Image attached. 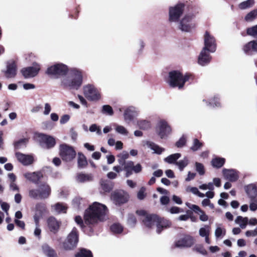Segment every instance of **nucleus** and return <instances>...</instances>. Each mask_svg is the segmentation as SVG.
<instances>
[{
  "label": "nucleus",
  "mask_w": 257,
  "mask_h": 257,
  "mask_svg": "<svg viewBox=\"0 0 257 257\" xmlns=\"http://www.w3.org/2000/svg\"><path fill=\"white\" fill-rule=\"evenodd\" d=\"M106 206L95 202L87 209L84 214V221L87 224H93L98 221H103L106 218Z\"/></svg>",
  "instance_id": "obj_1"
},
{
  "label": "nucleus",
  "mask_w": 257,
  "mask_h": 257,
  "mask_svg": "<svg viewBox=\"0 0 257 257\" xmlns=\"http://www.w3.org/2000/svg\"><path fill=\"white\" fill-rule=\"evenodd\" d=\"M137 213L142 216L141 219L147 227H152L156 225L158 233H160L163 229L171 225V222L169 220L159 218L155 214H148L144 210H138Z\"/></svg>",
  "instance_id": "obj_2"
},
{
  "label": "nucleus",
  "mask_w": 257,
  "mask_h": 257,
  "mask_svg": "<svg viewBox=\"0 0 257 257\" xmlns=\"http://www.w3.org/2000/svg\"><path fill=\"white\" fill-rule=\"evenodd\" d=\"M68 75L62 80V85L69 89H78L82 83L81 71L74 68L68 70Z\"/></svg>",
  "instance_id": "obj_3"
},
{
  "label": "nucleus",
  "mask_w": 257,
  "mask_h": 257,
  "mask_svg": "<svg viewBox=\"0 0 257 257\" xmlns=\"http://www.w3.org/2000/svg\"><path fill=\"white\" fill-rule=\"evenodd\" d=\"M191 77V74H186L183 75L178 71H172L169 73L167 82L171 87H178L181 89L184 86L185 83Z\"/></svg>",
  "instance_id": "obj_4"
},
{
  "label": "nucleus",
  "mask_w": 257,
  "mask_h": 257,
  "mask_svg": "<svg viewBox=\"0 0 257 257\" xmlns=\"http://www.w3.org/2000/svg\"><path fill=\"white\" fill-rule=\"evenodd\" d=\"M51 189L49 185L42 183L39 186L38 189H31L29 191V195L34 199H45L51 194Z\"/></svg>",
  "instance_id": "obj_5"
},
{
  "label": "nucleus",
  "mask_w": 257,
  "mask_h": 257,
  "mask_svg": "<svg viewBox=\"0 0 257 257\" xmlns=\"http://www.w3.org/2000/svg\"><path fill=\"white\" fill-rule=\"evenodd\" d=\"M184 10V5L178 4L169 9L168 21L170 23H178Z\"/></svg>",
  "instance_id": "obj_6"
},
{
  "label": "nucleus",
  "mask_w": 257,
  "mask_h": 257,
  "mask_svg": "<svg viewBox=\"0 0 257 257\" xmlns=\"http://www.w3.org/2000/svg\"><path fill=\"white\" fill-rule=\"evenodd\" d=\"M60 156L62 159L66 162L71 161L75 158L76 152L73 148L66 144L60 146Z\"/></svg>",
  "instance_id": "obj_7"
},
{
  "label": "nucleus",
  "mask_w": 257,
  "mask_h": 257,
  "mask_svg": "<svg viewBox=\"0 0 257 257\" xmlns=\"http://www.w3.org/2000/svg\"><path fill=\"white\" fill-rule=\"evenodd\" d=\"M78 241V235L76 228H73L63 242V248L66 250H71L75 247Z\"/></svg>",
  "instance_id": "obj_8"
},
{
  "label": "nucleus",
  "mask_w": 257,
  "mask_h": 257,
  "mask_svg": "<svg viewBox=\"0 0 257 257\" xmlns=\"http://www.w3.org/2000/svg\"><path fill=\"white\" fill-rule=\"evenodd\" d=\"M68 71L67 66L62 63H58L49 67L46 71L48 75L58 77L62 76Z\"/></svg>",
  "instance_id": "obj_9"
},
{
  "label": "nucleus",
  "mask_w": 257,
  "mask_h": 257,
  "mask_svg": "<svg viewBox=\"0 0 257 257\" xmlns=\"http://www.w3.org/2000/svg\"><path fill=\"white\" fill-rule=\"evenodd\" d=\"M37 141L43 148L50 149L53 148L56 144L54 138L44 134H38L36 136Z\"/></svg>",
  "instance_id": "obj_10"
},
{
  "label": "nucleus",
  "mask_w": 257,
  "mask_h": 257,
  "mask_svg": "<svg viewBox=\"0 0 257 257\" xmlns=\"http://www.w3.org/2000/svg\"><path fill=\"white\" fill-rule=\"evenodd\" d=\"M85 96L90 100L95 101L101 97L99 91L93 85L88 84L83 87Z\"/></svg>",
  "instance_id": "obj_11"
},
{
  "label": "nucleus",
  "mask_w": 257,
  "mask_h": 257,
  "mask_svg": "<svg viewBox=\"0 0 257 257\" xmlns=\"http://www.w3.org/2000/svg\"><path fill=\"white\" fill-rule=\"evenodd\" d=\"M194 16L192 14L186 15L180 21L178 25L179 29L182 31L189 32L195 27L193 23Z\"/></svg>",
  "instance_id": "obj_12"
},
{
  "label": "nucleus",
  "mask_w": 257,
  "mask_h": 257,
  "mask_svg": "<svg viewBox=\"0 0 257 257\" xmlns=\"http://www.w3.org/2000/svg\"><path fill=\"white\" fill-rule=\"evenodd\" d=\"M129 199V195L123 190H117L111 194V199L116 205L126 203Z\"/></svg>",
  "instance_id": "obj_13"
},
{
  "label": "nucleus",
  "mask_w": 257,
  "mask_h": 257,
  "mask_svg": "<svg viewBox=\"0 0 257 257\" xmlns=\"http://www.w3.org/2000/svg\"><path fill=\"white\" fill-rule=\"evenodd\" d=\"M157 131L161 139H165L171 134L172 130L167 121L161 119L158 123Z\"/></svg>",
  "instance_id": "obj_14"
},
{
  "label": "nucleus",
  "mask_w": 257,
  "mask_h": 257,
  "mask_svg": "<svg viewBox=\"0 0 257 257\" xmlns=\"http://www.w3.org/2000/svg\"><path fill=\"white\" fill-rule=\"evenodd\" d=\"M40 70V66L35 63L33 66L25 67L21 70V72L25 78H30L36 76Z\"/></svg>",
  "instance_id": "obj_15"
},
{
  "label": "nucleus",
  "mask_w": 257,
  "mask_h": 257,
  "mask_svg": "<svg viewBox=\"0 0 257 257\" xmlns=\"http://www.w3.org/2000/svg\"><path fill=\"white\" fill-rule=\"evenodd\" d=\"M204 47L203 49L213 53L215 51L216 44L214 38L208 32H206L204 36Z\"/></svg>",
  "instance_id": "obj_16"
},
{
  "label": "nucleus",
  "mask_w": 257,
  "mask_h": 257,
  "mask_svg": "<svg viewBox=\"0 0 257 257\" xmlns=\"http://www.w3.org/2000/svg\"><path fill=\"white\" fill-rule=\"evenodd\" d=\"M138 115L139 111L137 109L133 106H130L124 110L123 113L124 120L126 123L128 124Z\"/></svg>",
  "instance_id": "obj_17"
},
{
  "label": "nucleus",
  "mask_w": 257,
  "mask_h": 257,
  "mask_svg": "<svg viewBox=\"0 0 257 257\" xmlns=\"http://www.w3.org/2000/svg\"><path fill=\"white\" fill-rule=\"evenodd\" d=\"M17 67L15 61L11 60L7 63V68L5 71V75L7 78H14L17 74Z\"/></svg>",
  "instance_id": "obj_18"
},
{
  "label": "nucleus",
  "mask_w": 257,
  "mask_h": 257,
  "mask_svg": "<svg viewBox=\"0 0 257 257\" xmlns=\"http://www.w3.org/2000/svg\"><path fill=\"white\" fill-rule=\"evenodd\" d=\"M194 243L193 237L190 235H185L175 242V246L178 247H189Z\"/></svg>",
  "instance_id": "obj_19"
},
{
  "label": "nucleus",
  "mask_w": 257,
  "mask_h": 257,
  "mask_svg": "<svg viewBox=\"0 0 257 257\" xmlns=\"http://www.w3.org/2000/svg\"><path fill=\"white\" fill-rule=\"evenodd\" d=\"M222 174L224 179L230 182H235L239 178V172L234 169H223Z\"/></svg>",
  "instance_id": "obj_20"
},
{
  "label": "nucleus",
  "mask_w": 257,
  "mask_h": 257,
  "mask_svg": "<svg viewBox=\"0 0 257 257\" xmlns=\"http://www.w3.org/2000/svg\"><path fill=\"white\" fill-rule=\"evenodd\" d=\"M211 59L208 51L202 49L198 56V62L201 66H205L210 62Z\"/></svg>",
  "instance_id": "obj_21"
},
{
  "label": "nucleus",
  "mask_w": 257,
  "mask_h": 257,
  "mask_svg": "<svg viewBox=\"0 0 257 257\" xmlns=\"http://www.w3.org/2000/svg\"><path fill=\"white\" fill-rule=\"evenodd\" d=\"M61 223L60 221L57 220L53 217H50L47 220L49 229L51 232L54 233L58 231Z\"/></svg>",
  "instance_id": "obj_22"
},
{
  "label": "nucleus",
  "mask_w": 257,
  "mask_h": 257,
  "mask_svg": "<svg viewBox=\"0 0 257 257\" xmlns=\"http://www.w3.org/2000/svg\"><path fill=\"white\" fill-rule=\"evenodd\" d=\"M16 156L18 161L24 165H29L31 164L34 159L32 156L25 155L21 153H16Z\"/></svg>",
  "instance_id": "obj_23"
},
{
  "label": "nucleus",
  "mask_w": 257,
  "mask_h": 257,
  "mask_svg": "<svg viewBox=\"0 0 257 257\" xmlns=\"http://www.w3.org/2000/svg\"><path fill=\"white\" fill-rule=\"evenodd\" d=\"M244 190L249 199L257 198V186L255 184L245 186Z\"/></svg>",
  "instance_id": "obj_24"
},
{
  "label": "nucleus",
  "mask_w": 257,
  "mask_h": 257,
  "mask_svg": "<svg viewBox=\"0 0 257 257\" xmlns=\"http://www.w3.org/2000/svg\"><path fill=\"white\" fill-rule=\"evenodd\" d=\"M24 177L29 181L35 184H38L41 178L43 177L41 172L26 173L24 174Z\"/></svg>",
  "instance_id": "obj_25"
},
{
  "label": "nucleus",
  "mask_w": 257,
  "mask_h": 257,
  "mask_svg": "<svg viewBox=\"0 0 257 257\" xmlns=\"http://www.w3.org/2000/svg\"><path fill=\"white\" fill-rule=\"evenodd\" d=\"M46 205L44 203H38L36 205V213L34 216V219L35 217L38 218V221L43 216V215L46 212Z\"/></svg>",
  "instance_id": "obj_26"
},
{
  "label": "nucleus",
  "mask_w": 257,
  "mask_h": 257,
  "mask_svg": "<svg viewBox=\"0 0 257 257\" xmlns=\"http://www.w3.org/2000/svg\"><path fill=\"white\" fill-rule=\"evenodd\" d=\"M243 51L248 55H251L253 53L256 52L257 47L255 40L251 41L245 44L243 47Z\"/></svg>",
  "instance_id": "obj_27"
},
{
  "label": "nucleus",
  "mask_w": 257,
  "mask_h": 257,
  "mask_svg": "<svg viewBox=\"0 0 257 257\" xmlns=\"http://www.w3.org/2000/svg\"><path fill=\"white\" fill-rule=\"evenodd\" d=\"M76 180L81 183L89 182L93 180V176L91 174L79 173L76 176Z\"/></svg>",
  "instance_id": "obj_28"
},
{
  "label": "nucleus",
  "mask_w": 257,
  "mask_h": 257,
  "mask_svg": "<svg viewBox=\"0 0 257 257\" xmlns=\"http://www.w3.org/2000/svg\"><path fill=\"white\" fill-rule=\"evenodd\" d=\"M146 145L147 147L149 148H150L151 150H153L154 152V153L157 154H161L164 151L165 149L160 147L158 145L155 144L154 143L151 142H148L146 143Z\"/></svg>",
  "instance_id": "obj_29"
},
{
  "label": "nucleus",
  "mask_w": 257,
  "mask_h": 257,
  "mask_svg": "<svg viewBox=\"0 0 257 257\" xmlns=\"http://www.w3.org/2000/svg\"><path fill=\"white\" fill-rule=\"evenodd\" d=\"M42 250L48 257H56V253L55 250L47 244L42 245Z\"/></svg>",
  "instance_id": "obj_30"
},
{
  "label": "nucleus",
  "mask_w": 257,
  "mask_h": 257,
  "mask_svg": "<svg viewBox=\"0 0 257 257\" xmlns=\"http://www.w3.org/2000/svg\"><path fill=\"white\" fill-rule=\"evenodd\" d=\"M248 222V219L247 217H243L241 216H238L235 219V223L238 224L242 229H244Z\"/></svg>",
  "instance_id": "obj_31"
},
{
  "label": "nucleus",
  "mask_w": 257,
  "mask_h": 257,
  "mask_svg": "<svg viewBox=\"0 0 257 257\" xmlns=\"http://www.w3.org/2000/svg\"><path fill=\"white\" fill-rule=\"evenodd\" d=\"M137 124L141 130H148L151 127V124L150 121L147 119H139L137 121Z\"/></svg>",
  "instance_id": "obj_32"
},
{
  "label": "nucleus",
  "mask_w": 257,
  "mask_h": 257,
  "mask_svg": "<svg viewBox=\"0 0 257 257\" xmlns=\"http://www.w3.org/2000/svg\"><path fill=\"white\" fill-rule=\"evenodd\" d=\"M52 208L58 213H66L67 207L63 204L57 203L52 206Z\"/></svg>",
  "instance_id": "obj_33"
},
{
  "label": "nucleus",
  "mask_w": 257,
  "mask_h": 257,
  "mask_svg": "<svg viewBox=\"0 0 257 257\" xmlns=\"http://www.w3.org/2000/svg\"><path fill=\"white\" fill-rule=\"evenodd\" d=\"M180 153H175L171 155L164 159V161L169 164H175L177 160L181 157Z\"/></svg>",
  "instance_id": "obj_34"
},
{
  "label": "nucleus",
  "mask_w": 257,
  "mask_h": 257,
  "mask_svg": "<svg viewBox=\"0 0 257 257\" xmlns=\"http://www.w3.org/2000/svg\"><path fill=\"white\" fill-rule=\"evenodd\" d=\"M115 132L121 135L127 136L128 135V130L123 126L116 123L113 124Z\"/></svg>",
  "instance_id": "obj_35"
},
{
  "label": "nucleus",
  "mask_w": 257,
  "mask_h": 257,
  "mask_svg": "<svg viewBox=\"0 0 257 257\" xmlns=\"http://www.w3.org/2000/svg\"><path fill=\"white\" fill-rule=\"evenodd\" d=\"M254 4V0H246L238 5V8L240 10H245L251 8Z\"/></svg>",
  "instance_id": "obj_36"
},
{
  "label": "nucleus",
  "mask_w": 257,
  "mask_h": 257,
  "mask_svg": "<svg viewBox=\"0 0 257 257\" xmlns=\"http://www.w3.org/2000/svg\"><path fill=\"white\" fill-rule=\"evenodd\" d=\"M75 257H93V255L90 250L81 248L75 254Z\"/></svg>",
  "instance_id": "obj_37"
},
{
  "label": "nucleus",
  "mask_w": 257,
  "mask_h": 257,
  "mask_svg": "<svg viewBox=\"0 0 257 257\" xmlns=\"http://www.w3.org/2000/svg\"><path fill=\"white\" fill-rule=\"evenodd\" d=\"M225 163L224 158H216L212 159L211 161L212 165L215 168H219L221 167Z\"/></svg>",
  "instance_id": "obj_38"
},
{
  "label": "nucleus",
  "mask_w": 257,
  "mask_h": 257,
  "mask_svg": "<svg viewBox=\"0 0 257 257\" xmlns=\"http://www.w3.org/2000/svg\"><path fill=\"white\" fill-rule=\"evenodd\" d=\"M87 164L85 157L82 153H78V165L80 168H84Z\"/></svg>",
  "instance_id": "obj_39"
},
{
  "label": "nucleus",
  "mask_w": 257,
  "mask_h": 257,
  "mask_svg": "<svg viewBox=\"0 0 257 257\" xmlns=\"http://www.w3.org/2000/svg\"><path fill=\"white\" fill-rule=\"evenodd\" d=\"M189 160L187 157H185L183 160H181L177 162H176V165L178 167L179 170L182 171L183 169L188 165Z\"/></svg>",
  "instance_id": "obj_40"
},
{
  "label": "nucleus",
  "mask_w": 257,
  "mask_h": 257,
  "mask_svg": "<svg viewBox=\"0 0 257 257\" xmlns=\"http://www.w3.org/2000/svg\"><path fill=\"white\" fill-rule=\"evenodd\" d=\"M186 190L187 192H191L193 194L197 195L199 197L203 198V197H204L205 196L204 194L200 192L198 190V188H196V187H195L188 186L186 188Z\"/></svg>",
  "instance_id": "obj_41"
},
{
  "label": "nucleus",
  "mask_w": 257,
  "mask_h": 257,
  "mask_svg": "<svg viewBox=\"0 0 257 257\" xmlns=\"http://www.w3.org/2000/svg\"><path fill=\"white\" fill-rule=\"evenodd\" d=\"M210 231V226L209 225H205L204 227L200 228L199 234L201 237H205L209 235Z\"/></svg>",
  "instance_id": "obj_42"
},
{
  "label": "nucleus",
  "mask_w": 257,
  "mask_h": 257,
  "mask_svg": "<svg viewBox=\"0 0 257 257\" xmlns=\"http://www.w3.org/2000/svg\"><path fill=\"white\" fill-rule=\"evenodd\" d=\"M257 17V9L253 10L248 13L245 17V20L251 22Z\"/></svg>",
  "instance_id": "obj_43"
},
{
  "label": "nucleus",
  "mask_w": 257,
  "mask_h": 257,
  "mask_svg": "<svg viewBox=\"0 0 257 257\" xmlns=\"http://www.w3.org/2000/svg\"><path fill=\"white\" fill-rule=\"evenodd\" d=\"M226 230L224 228L221 227L220 224L217 225L215 231V236L216 238H218L221 236H224Z\"/></svg>",
  "instance_id": "obj_44"
},
{
  "label": "nucleus",
  "mask_w": 257,
  "mask_h": 257,
  "mask_svg": "<svg viewBox=\"0 0 257 257\" xmlns=\"http://www.w3.org/2000/svg\"><path fill=\"white\" fill-rule=\"evenodd\" d=\"M117 157L119 158L118 162L119 164L121 165H123V164L126 162L125 161V160L128 158L129 154L127 152L123 151L122 153L119 154Z\"/></svg>",
  "instance_id": "obj_45"
},
{
  "label": "nucleus",
  "mask_w": 257,
  "mask_h": 257,
  "mask_svg": "<svg viewBox=\"0 0 257 257\" xmlns=\"http://www.w3.org/2000/svg\"><path fill=\"white\" fill-rule=\"evenodd\" d=\"M111 231L114 233H120L123 230V227L119 223H114L110 227Z\"/></svg>",
  "instance_id": "obj_46"
},
{
  "label": "nucleus",
  "mask_w": 257,
  "mask_h": 257,
  "mask_svg": "<svg viewBox=\"0 0 257 257\" xmlns=\"http://www.w3.org/2000/svg\"><path fill=\"white\" fill-rule=\"evenodd\" d=\"M218 98L214 97L213 99L210 100L209 102H207L205 99L203 100V102L205 103L206 105L211 107H218L220 106V103L218 101Z\"/></svg>",
  "instance_id": "obj_47"
},
{
  "label": "nucleus",
  "mask_w": 257,
  "mask_h": 257,
  "mask_svg": "<svg viewBox=\"0 0 257 257\" xmlns=\"http://www.w3.org/2000/svg\"><path fill=\"white\" fill-rule=\"evenodd\" d=\"M34 221L36 224V228L35 229L34 233L35 236L38 238H40L41 233V230L39 227V221H38V218L37 217H35Z\"/></svg>",
  "instance_id": "obj_48"
},
{
  "label": "nucleus",
  "mask_w": 257,
  "mask_h": 257,
  "mask_svg": "<svg viewBox=\"0 0 257 257\" xmlns=\"http://www.w3.org/2000/svg\"><path fill=\"white\" fill-rule=\"evenodd\" d=\"M28 142V140L26 139H22L17 142L14 144L15 148L17 149H19L25 147Z\"/></svg>",
  "instance_id": "obj_49"
},
{
  "label": "nucleus",
  "mask_w": 257,
  "mask_h": 257,
  "mask_svg": "<svg viewBox=\"0 0 257 257\" xmlns=\"http://www.w3.org/2000/svg\"><path fill=\"white\" fill-rule=\"evenodd\" d=\"M102 112L105 114L111 116L113 114L112 108L109 105H104L102 108Z\"/></svg>",
  "instance_id": "obj_50"
},
{
  "label": "nucleus",
  "mask_w": 257,
  "mask_h": 257,
  "mask_svg": "<svg viewBox=\"0 0 257 257\" xmlns=\"http://www.w3.org/2000/svg\"><path fill=\"white\" fill-rule=\"evenodd\" d=\"M246 33L248 35L254 38H257V25L247 28L246 30Z\"/></svg>",
  "instance_id": "obj_51"
},
{
  "label": "nucleus",
  "mask_w": 257,
  "mask_h": 257,
  "mask_svg": "<svg viewBox=\"0 0 257 257\" xmlns=\"http://www.w3.org/2000/svg\"><path fill=\"white\" fill-rule=\"evenodd\" d=\"M202 146V143L199 141L197 139L193 140L192 146L191 147V150L193 151H196L199 150Z\"/></svg>",
  "instance_id": "obj_52"
},
{
  "label": "nucleus",
  "mask_w": 257,
  "mask_h": 257,
  "mask_svg": "<svg viewBox=\"0 0 257 257\" xmlns=\"http://www.w3.org/2000/svg\"><path fill=\"white\" fill-rule=\"evenodd\" d=\"M89 130L91 132H96V134L98 136H100L102 135L100 127L97 125L96 124H93L91 125L89 127Z\"/></svg>",
  "instance_id": "obj_53"
},
{
  "label": "nucleus",
  "mask_w": 257,
  "mask_h": 257,
  "mask_svg": "<svg viewBox=\"0 0 257 257\" xmlns=\"http://www.w3.org/2000/svg\"><path fill=\"white\" fill-rule=\"evenodd\" d=\"M249 209L252 211L257 210V198L249 199Z\"/></svg>",
  "instance_id": "obj_54"
},
{
  "label": "nucleus",
  "mask_w": 257,
  "mask_h": 257,
  "mask_svg": "<svg viewBox=\"0 0 257 257\" xmlns=\"http://www.w3.org/2000/svg\"><path fill=\"white\" fill-rule=\"evenodd\" d=\"M145 46V42L142 40H139L137 42V54H141L143 52V51L144 49Z\"/></svg>",
  "instance_id": "obj_55"
},
{
  "label": "nucleus",
  "mask_w": 257,
  "mask_h": 257,
  "mask_svg": "<svg viewBox=\"0 0 257 257\" xmlns=\"http://www.w3.org/2000/svg\"><path fill=\"white\" fill-rule=\"evenodd\" d=\"M196 170L200 175H203L205 173L204 167L202 164L196 162L195 163Z\"/></svg>",
  "instance_id": "obj_56"
},
{
  "label": "nucleus",
  "mask_w": 257,
  "mask_h": 257,
  "mask_svg": "<svg viewBox=\"0 0 257 257\" xmlns=\"http://www.w3.org/2000/svg\"><path fill=\"white\" fill-rule=\"evenodd\" d=\"M101 186L105 192H109L112 188L107 181H101Z\"/></svg>",
  "instance_id": "obj_57"
},
{
  "label": "nucleus",
  "mask_w": 257,
  "mask_h": 257,
  "mask_svg": "<svg viewBox=\"0 0 257 257\" xmlns=\"http://www.w3.org/2000/svg\"><path fill=\"white\" fill-rule=\"evenodd\" d=\"M196 213L199 215V218L201 221H206L208 219V216L200 208L199 210H197V212Z\"/></svg>",
  "instance_id": "obj_58"
},
{
  "label": "nucleus",
  "mask_w": 257,
  "mask_h": 257,
  "mask_svg": "<svg viewBox=\"0 0 257 257\" xmlns=\"http://www.w3.org/2000/svg\"><path fill=\"white\" fill-rule=\"evenodd\" d=\"M146 189L145 187H142L138 193V198L140 200H143L146 196L145 194Z\"/></svg>",
  "instance_id": "obj_59"
},
{
  "label": "nucleus",
  "mask_w": 257,
  "mask_h": 257,
  "mask_svg": "<svg viewBox=\"0 0 257 257\" xmlns=\"http://www.w3.org/2000/svg\"><path fill=\"white\" fill-rule=\"evenodd\" d=\"M123 165H124V170H129L133 171L134 163L133 161H128L124 163Z\"/></svg>",
  "instance_id": "obj_60"
},
{
  "label": "nucleus",
  "mask_w": 257,
  "mask_h": 257,
  "mask_svg": "<svg viewBox=\"0 0 257 257\" xmlns=\"http://www.w3.org/2000/svg\"><path fill=\"white\" fill-rule=\"evenodd\" d=\"M168 211H169L172 214H177L179 213L180 212H183V210L180 208L179 207L174 206L171 208H170Z\"/></svg>",
  "instance_id": "obj_61"
},
{
  "label": "nucleus",
  "mask_w": 257,
  "mask_h": 257,
  "mask_svg": "<svg viewBox=\"0 0 257 257\" xmlns=\"http://www.w3.org/2000/svg\"><path fill=\"white\" fill-rule=\"evenodd\" d=\"M186 144V139L183 136L176 143V146L178 148H181L183 147Z\"/></svg>",
  "instance_id": "obj_62"
},
{
  "label": "nucleus",
  "mask_w": 257,
  "mask_h": 257,
  "mask_svg": "<svg viewBox=\"0 0 257 257\" xmlns=\"http://www.w3.org/2000/svg\"><path fill=\"white\" fill-rule=\"evenodd\" d=\"M127 222L130 226H134L136 223V219L135 216L133 215H130L127 219Z\"/></svg>",
  "instance_id": "obj_63"
},
{
  "label": "nucleus",
  "mask_w": 257,
  "mask_h": 257,
  "mask_svg": "<svg viewBox=\"0 0 257 257\" xmlns=\"http://www.w3.org/2000/svg\"><path fill=\"white\" fill-rule=\"evenodd\" d=\"M245 235L247 237L257 236V227L254 230L246 231Z\"/></svg>",
  "instance_id": "obj_64"
}]
</instances>
